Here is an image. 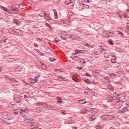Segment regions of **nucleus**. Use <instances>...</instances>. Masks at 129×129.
<instances>
[{"instance_id": "f257e3e1", "label": "nucleus", "mask_w": 129, "mask_h": 129, "mask_svg": "<svg viewBox=\"0 0 129 129\" xmlns=\"http://www.w3.org/2000/svg\"><path fill=\"white\" fill-rule=\"evenodd\" d=\"M38 20H43V19H45L46 20H50V16L47 13L45 12H41L38 15L37 17Z\"/></svg>"}, {"instance_id": "f03ea898", "label": "nucleus", "mask_w": 129, "mask_h": 129, "mask_svg": "<svg viewBox=\"0 0 129 129\" xmlns=\"http://www.w3.org/2000/svg\"><path fill=\"white\" fill-rule=\"evenodd\" d=\"M15 72L17 74H23L24 73V70L20 67H17L15 68Z\"/></svg>"}, {"instance_id": "7ed1b4c3", "label": "nucleus", "mask_w": 129, "mask_h": 129, "mask_svg": "<svg viewBox=\"0 0 129 129\" xmlns=\"http://www.w3.org/2000/svg\"><path fill=\"white\" fill-rule=\"evenodd\" d=\"M23 117L24 118V122H25V123H27V122H29V121H33V119L32 118H30V117H28V116L24 115H23Z\"/></svg>"}, {"instance_id": "20e7f679", "label": "nucleus", "mask_w": 129, "mask_h": 129, "mask_svg": "<svg viewBox=\"0 0 129 129\" xmlns=\"http://www.w3.org/2000/svg\"><path fill=\"white\" fill-rule=\"evenodd\" d=\"M61 38L63 40H66L68 38V34L66 32H63L61 33Z\"/></svg>"}, {"instance_id": "39448f33", "label": "nucleus", "mask_w": 129, "mask_h": 129, "mask_svg": "<svg viewBox=\"0 0 129 129\" xmlns=\"http://www.w3.org/2000/svg\"><path fill=\"white\" fill-rule=\"evenodd\" d=\"M73 2H74V0H66L65 4L70 5V6H73Z\"/></svg>"}, {"instance_id": "423d86ee", "label": "nucleus", "mask_w": 129, "mask_h": 129, "mask_svg": "<svg viewBox=\"0 0 129 129\" xmlns=\"http://www.w3.org/2000/svg\"><path fill=\"white\" fill-rule=\"evenodd\" d=\"M10 10L13 14H18L19 13V10L17 9L14 8L12 7L11 8Z\"/></svg>"}, {"instance_id": "0eeeda50", "label": "nucleus", "mask_w": 129, "mask_h": 129, "mask_svg": "<svg viewBox=\"0 0 129 129\" xmlns=\"http://www.w3.org/2000/svg\"><path fill=\"white\" fill-rule=\"evenodd\" d=\"M2 9H3V10H4L5 12H7V13L10 14V15H12V13L11 12V11H10L9 10V9H8L7 8L4 7H2Z\"/></svg>"}, {"instance_id": "6e6552de", "label": "nucleus", "mask_w": 129, "mask_h": 129, "mask_svg": "<svg viewBox=\"0 0 129 129\" xmlns=\"http://www.w3.org/2000/svg\"><path fill=\"white\" fill-rule=\"evenodd\" d=\"M14 101L16 103H19V102H20V101H21V99H20L19 97H15L14 98Z\"/></svg>"}, {"instance_id": "1a4fd4ad", "label": "nucleus", "mask_w": 129, "mask_h": 129, "mask_svg": "<svg viewBox=\"0 0 129 129\" xmlns=\"http://www.w3.org/2000/svg\"><path fill=\"white\" fill-rule=\"evenodd\" d=\"M78 103H81V104L86 103V101H85V99L80 100L78 101Z\"/></svg>"}, {"instance_id": "9d476101", "label": "nucleus", "mask_w": 129, "mask_h": 129, "mask_svg": "<svg viewBox=\"0 0 129 129\" xmlns=\"http://www.w3.org/2000/svg\"><path fill=\"white\" fill-rule=\"evenodd\" d=\"M73 79L74 80V81H76V82H79V80L77 79V77H76V76H74L73 77Z\"/></svg>"}, {"instance_id": "9b49d317", "label": "nucleus", "mask_w": 129, "mask_h": 129, "mask_svg": "<svg viewBox=\"0 0 129 129\" xmlns=\"http://www.w3.org/2000/svg\"><path fill=\"white\" fill-rule=\"evenodd\" d=\"M39 78H40V76H39L35 77L34 78V81L35 82H38V80H39Z\"/></svg>"}, {"instance_id": "f8f14e48", "label": "nucleus", "mask_w": 129, "mask_h": 129, "mask_svg": "<svg viewBox=\"0 0 129 129\" xmlns=\"http://www.w3.org/2000/svg\"><path fill=\"white\" fill-rule=\"evenodd\" d=\"M86 111H87V109H83L81 110V113H86Z\"/></svg>"}, {"instance_id": "ddd939ff", "label": "nucleus", "mask_w": 129, "mask_h": 129, "mask_svg": "<svg viewBox=\"0 0 129 129\" xmlns=\"http://www.w3.org/2000/svg\"><path fill=\"white\" fill-rule=\"evenodd\" d=\"M94 110H95V109H94V108L90 109L89 110V112H91V113H93V112H94Z\"/></svg>"}, {"instance_id": "4468645a", "label": "nucleus", "mask_w": 129, "mask_h": 129, "mask_svg": "<svg viewBox=\"0 0 129 129\" xmlns=\"http://www.w3.org/2000/svg\"><path fill=\"white\" fill-rule=\"evenodd\" d=\"M41 68H42V69H47V67H46V65L45 64H42L41 65Z\"/></svg>"}, {"instance_id": "2eb2a0df", "label": "nucleus", "mask_w": 129, "mask_h": 129, "mask_svg": "<svg viewBox=\"0 0 129 129\" xmlns=\"http://www.w3.org/2000/svg\"><path fill=\"white\" fill-rule=\"evenodd\" d=\"M125 111H127V109L126 107H124L122 109L121 112H125Z\"/></svg>"}, {"instance_id": "dca6fc26", "label": "nucleus", "mask_w": 129, "mask_h": 129, "mask_svg": "<svg viewBox=\"0 0 129 129\" xmlns=\"http://www.w3.org/2000/svg\"><path fill=\"white\" fill-rule=\"evenodd\" d=\"M117 32L121 37H123V34L120 31H118Z\"/></svg>"}, {"instance_id": "f3484780", "label": "nucleus", "mask_w": 129, "mask_h": 129, "mask_svg": "<svg viewBox=\"0 0 129 129\" xmlns=\"http://www.w3.org/2000/svg\"><path fill=\"white\" fill-rule=\"evenodd\" d=\"M108 43L109 44H110V45H113V42L112 41V40L110 39L108 40Z\"/></svg>"}, {"instance_id": "a211bd4d", "label": "nucleus", "mask_w": 129, "mask_h": 129, "mask_svg": "<svg viewBox=\"0 0 129 129\" xmlns=\"http://www.w3.org/2000/svg\"><path fill=\"white\" fill-rule=\"evenodd\" d=\"M14 120V119H11L10 120V123H9V124H12V123H15V121H13Z\"/></svg>"}, {"instance_id": "6ab92c4d", "label": "nucleus", "mask_w": 129, "mask_h": 129, "mask_svg": "<svg viewBox=\"0 0 129 129\" xmlns=\"http://www.w3.org/2000/svg\"><path fill=\"white\" fill-rule=\"evenodd\" d=\"M57 99L58 102H61L62 99H61L60 97H57Z\"/></svg>"}, {"instance_id": "aec40b11", "label": "nucleus", "mask_w": 129, "mask_h": 129, "mask_svg": "<svg viewBox=\"0 0 129 129\" xmlns=\"http://www.w3.org/2000/svg\"><path fill=\"white\" fill-rule=\"evenodd\" d=\"M115 57H114L113 59H111V62L112 63H115L116 60H115Z\"/></svg>"}, {"instance_id": "412c9836", "label": "nucleus", "mask_w": 129, "mask_h": 129, "mask_svg": "<svg viewBox=\"0 0 129 129\" xmlns=\"http://www.w3.org/2000/svg\"><path fill=\"white\" fill-rule=\"evenodd\" d=\"M19 8L20 9H25V8H26V6H24L21 5H19Z\"/></svg>"}, {"instance_id": "4be33fe9", "label": "nucleus", "mask_w": 129, "mask_h": 129, "mask_svg": "<svg viewBox=\"0 0 129 129\" xmlns=\"http://www.w3.org/2000/svg\"><path fill=\"white\" fill-rule=\"evenodd\" d=\"M94 119H95V116L92 115L91 117V120H93Z\"/></svg>"}, {"instance_id": "5701e85b", "label": "nucleus", "mask_w": 129, "mask_h": 129, "mask_svg": "<svg viewBox=\"0 0 129 129\" xmlns=\"http://www.w3.org/2000/svg\"><path fill=\"white\" fill-rule=\"evenodd\" d=\"M31 83H34V79L32 78L30 79Z\"/></svg>"}, {"instance_id": "b1692460", "label": "nucleus", "mask_w": 129, "mask_h": 129, "mask_svg": "<svg viewBox=\"0 0 129 129\" xmlns=\"http://www.w3.org/2000/svg\"><path fill=\"white\" fill-rule=\"evenodd\" d=\"M50 60L51 61V62H53V61H55V59H54V58H49Z\"/></svg>"}, {"instance_id": "393cba45", "label": "nucleus", "mask_w": 129, "mask_h": 129, "mask_svg": "<svg viewBox=\"0 0 129 129\" xmlns=\"http://www.w3.org/2000/svg\"><path fill=\"white\" fill-rule=\"evenodd\" d=\"M109 33L111 34V35H113L114 34V31L110 30L109 31Z\"/></svg>"}, {"instance_id": "a878e982", "label": "nucleus", "mask_w": 129, "mask_h": 129, "mask_svg": "<svg viewBox=\"0 0 129 129\" xmlns=\"http://www.w3.org/2000/svg\"><path fill=\"white\" fill-rule=\"evenodd\" d=\"M70 38L71 39H75V37L73 35H71Z\"/></svg>"}, {"instance_id": "bb28decb", "label": "nucleus", "mask_w": 129, "mask_h": 129, "mask_svg": "<svg viewBox=\"0 0 129 129\" xmlns=\"http://www.w3.org/2000/svg\"><path fill=\"white\" fill-rule=\"evenodd\" d=\"M14 22L15 23V24H17V25H18V23H19V21H18V20L15 19L14 20Z\"/></svg>"}, {"instance_id": "cd10ccee", "label": "nucleus", "mask_w": 129, "mask_h": 129, "mask_svg": "<svg viewBox=\"0 0 129 129\" xmlns=\"http://www.w3.org/2000/svg\"><path fill=\"white\" fill-rule=\"evenodd\" d=\"M80 62L81 63H84V60H83V59L81 58V59H80Z\"/></svg>"}, {"instance_id": "c85d7f7f", "label": "nucleus", "mask_w": 129, "mask_h": 129, "mask_svg": "<svg viewBox=\"0 0 129 129\" xmlns=\"http://www.w3.org/2000/svg\"><path fill=\"white\" fill-rule=\"evenodd\" d=\"M86 46L87 47H88V48H91V45H89V44H88V43L86 44Z\"/></svg>"}, {"instance_id": "c756f323", "label": "nucleus", "mask_w": 129, "mask_h": 129, "mask_svg": "<svg viewBox=\"0 0 129 129\" xmlns=\"http://www.w3.org/2000/svg\"><path fill=\"white\" fill-rule=\"evenodd\" d=\"M61 113H63V114L65 115L66 114V111L65 110H61Z\"/></svg>"}, {"instance_id": "7c9ffc66", "label": "nucleus", "mask_w": 129, "mask_h": 129, "mask_svg": "<svg viewBox=\"0 0 129 129\" xmlns=\"http://www.w3.org/2000/svg\"><path fill=\"white\" fill-rule=\"evenodd\" d=\"M53 12H54V15L57 14V11L56 10V9H53Z\"/></svg>"}, {"instance_id": "2f4dec72", "label": "nucleus", "mask_w": 129, "mask_h": 129, "mask_svg": "<svg viewBox=\"0 0 129 129\" xmlns=\"http://www.w3.org/2000/svg\"><path fill=\"white\" fill-rule=\"evenodd\" d=\"M54 42L57 43V42H59V39H57L55 38L54 39Z\"/></svg>"}, {"instance_id": "473e14b6", "label": "nucleus", "mask_w": 129, "mask_h": 129, "mask_svg": "<svg viewBox=\"0 0 129 129\" xmlns=\"http://www.w3.org/2000/svg\"><path fill=\"white\" fill-rule=\"evenodd\" d=\"M80 52H81V50H78L77 49L75 50L76 53H80Z\"/></svg>"}, {"instance_id": "72a5a7b5", "label": "nucleus", "mask_w": 129, "mask_h": 129, "mask_svg": "<svg viewBox=\"0 0 129 129\" xmlns=\"http://www.w3.org/2000/svg\"><path fill=\"white\" fill-rule=\"evenodd\" d=\"M79 58V56H76L74 57V59L75 60V59H78Z\"/></svg>"}, {"instance_id": "f704fd0d", "label": "nucleus", "mask_w": 129, "mask_h": 129, "mask_svg": "<svg viewBox=\"0 0 129 129\" xmlns=\"http://www.w3.org/2000/svg\"><path fill=\"white\" fill-rule=\"evenodd\" d=\"M54 17H55V19H58V15H54Z\"/></svg>"}, {"instance_id": "c9c22d12", "label": "nucleus", "mask_w": 129, "mask_h": 129, "mask_svg": "<svg viewBox=\"0 0 129 129\" xmlns=\"http://www.w3.org/2000/svg\"><path fill=\"white\" fill-rule=\"evenodd\" d=\"M11 81H13V82H15V81H16V80L13 78V79H11Z\"/></svg>"}, {"instance_id": "e433bc0d", "label": "nucleus", "mask_w": 129, "mask_h": 129, "mask_svg": "<svg viewBox=\"0 0 129 129\" xmlns=\"http://www.w3.org/2000/svg\"><path fill=\"white\" fill-rule=\"evenodd\" d=\"M77 68V69H79V70H81V69H82V68H80L79 67H78Z\"/></svg>"}, {"instance_id": "4c0bfd02", "label": "nucleus", "mask_w": 129, "mask_h": 129, "mask_svg": "<svg viewBox=\"0 0 129 129\" xmlns=\"http://www.w3.org/2000/svg\"><path fill=\"white\" fill-rule=\"evenodd\" d=\"M24 98H28V96L24 94Z\"/></svg>"}, {"instance_id": "58836bf2", "label": "nucleus", "mask_w": 129, "mask_h": 129, "mask_svg": "<svg viewBox=\"0 0 129 129\" xmlns=\"http://www.w3.org/2000/svg\"><path fill=\"white\" fill-rule=\"evenodd\" d=\"M24 94H20L21 97H24Z\"/></svg>"}, {"instance_id": "ea45409f", "label": "nucleus", "mask_w": 129, "mask_h": 129, "mask_svg": "<svg viewBox=\"0 0 129 129\" xmlns=\"http://www.w3.org/2000/svg\"><path fill=\"white\" fill-rule=\"evenodd\" d=\"M30 125L33 126V125H34V123L33 122H30Z\"/></svg>"}, {"instance_id": "a19ab883", "label": "nucleus", "mask_w": 129, "mask_h": 129, "mask_svg": "<svg viewBox=\"0 0 129 129\" xmlns=\"http://www.w3.org/2000/svg\"><path fill=\"white\" fill-rule=\"evenodd\" d=\"M14 112L15 114H18V112L17 111H14Z\"/></svg>"}, {"instance_id": "79ce46f5", "label": "nucleus", "mask_w": 129, "mask_h": 129, "mask_svg": "<svg viewBox=\"0 0 129 129\" xmlns=\"http://www.w3.org/2000/svg\"><path fill=\"white\" fill-rule=\"evenodd\" d=\"M104 56L105 57V58H109V55L106 56L105 55Z\"/></svg>"}, {"instance_id": "37998d69", "label": "nucleus", "mask_w": 129, "mask_h": 129, "mask_svg": "<svg viewBox=\"0 0 129 129\" xmlns=\"http://www.w3.org/2000/svg\"><path fill=\"white\" fill-rule=\"evenodd\" d=\"M86 76H90V75H89V74H88V73H86Z\"/></svg>"}, {"instance_id": "c03bdc74", "label": "nucleus", "mask_w": 129, "mask_h": 129, "mask_svg": "<svg viewBox=\"0 0 129 129\" xmlns=\"http://www.w3.org/2000/svg\"><path fill=\"white\" fill-rule=\"evenodd\" d=\"M85 2H86V3H89V0H85Z\"/></svg>"}, {"instance_id": "a18cd8bd", "label": "nucleus", "mask_w": 129, "mask_h": 129, "mask_svg": "<svg viewBox=\"0 0 129 129\" xmlns=\"http://www.w3.org/2000/svg\"><path fill=\"white\" fill-rule=\"evenodd\" d=\"M2 70H3V68L1 67L0 68V72H2Z\"/></svg>"}, {"instance_id": "49530a36", "label": "nucleus", "mask_w": 129, "mask_h": 129, "mask_svg": "<svg viewBox=\"0 0 129 129\" xmlns=\"http://www.w3.org/2000/svg\"><path fill=\"white\" fill-rule=\"evenodd\" d=\"M3 42H4V43H6V42H7V38L5 39L3 41Z\"/></svg>"}, {"instance_id": "de8ad7c7", "label": "nucleus", "mask_w": 129, "mask_h": 129, "mask_svg": "<svg viewBox=\"0 0 129 129\" xmlns=\"http://www.w3.org/2000/svg\"><path fill=\"white\" fill-rule=\"evenodd\" d=\"M55 71H60V70L55 69Z\"/></svg>"}, {"instance_id": "09e8293b", "label": "nucleus", "mask_w": 129, "mask_h": 129, "mask_svg": "<svg viewBox=\"0 0 129 129\" xmlns=\"http://www.w3.org/2000/svg\"><path fill=\"white\" fill-rule=\"evenodd\" d=\"M85 82H88V80H85Z\"/></svg>"}, {"instance_id": "8fccbe9b", "label": "nucleus", "mask_w": 129, "mask_h": 129, "mask_svg": "<svg viewBox=\"0 0 129 129\" xmlns=\"http://www.w3.org/2000/svg\"><path fill=\"white\" fill-rule=\"evenodd\" d=\"M35 46L36 47H38V45H36V43H35Z\"/></svg>"}, {"instance_id": "3c124183", "label": "nucleus", "mask_w": 129, "mask_h": 129, "mask_svg": "<svg viewBox=\"0 0 129 129\" xmlns=\"http://www.w3.org/2000/svg\"><path fill=\"white\" fill-rule=\"evenodd\" d=\"M110 129H114V128L113 127H111Z\"/></svg>"}, {"instance_id": "603ef678", "label": "nucleus", "mask_w": 129, "mask_h": 129, "mask_svg": "<svg viewBox=\"0 0 129 129\" xmlns=\"http://www.w3.org/2000/svg\"><path fill=\"white\" fill-rule=\"evenodd\" d=\"M9 107H12V106H11V104H9Z\"/></svg>"}, {"instance_id": "864d4df0", "label": "nucleus", "mask_w": 129, "mask_h": 129, "mask_svg": "<svg viewBox=\"0 0 129 129\" xmlns=\"http://www.w3.org/2000/svg\"><path fill=\"white\" fill-rule=\"evenodd\" d=\"M129 105L128 104H126V107H128Z\"/></svg>"}, {"instance_id": "5fc2aeb1", "label": "nucleus", "mask_w": 129, "mask_h": 129, "mask_svg": "<svg viewBox=\"0 0 129 129\" xmlns=\"http://www.w3.org/2000/svg\"><path fill=\"white\" fill-rule=\"evenodd\" d=\"M22 111H25V110H22Z\"/></svg>"}, {"instance_id": "6e6d98bb", "label": "nucleus", "mask_w": 129, "mask_h": 129, "mask_svg": "<svg viewBox=\"0 0 129 129\" xmlns=\"http://www.w3.org/2000/svg\"><path fill=\"white\" fill-rule=\"evenodd\" d=\"M102 51H103V50H102V49H101V50H100V51H101V52H102Z\"/></svg>"}, {"instance_id": "4d7b16f0", "label": "nucleus", "mask_w": 129, "mask_h": 129, "mask_svg": "<svg viewBox=\"0 0 129 129\" xmlns=\"http://www.w3.org/2000/svg\"><path fill=\"white\" fill-rule=\"evenodd\" d=\"M65 21V22H64V23H67V22H66V20H64Z\"/></svg>"}, {"instance_id": "13d9d810", "label": "nucleus", "mask_w": 129, "mask_h": 129, "mask_svg": "<svg viewBox=\"0 0 129 129\" xmlns=\"http://www.w3.org/2000/svg\"><path fill=\"white\" fill-rule=\"evenodd\" d=\"M38 40H40V38H38Z\"/></svg>"}, {"instance_id": "bf43d9fd", "label": "nucleus", "mask_w": 129, "mask_h": 129, "mask_svg": "<svg viewBox=\"0 0 129 129\" xmlns=\"http://www.w3.org/2000/svg\"><path fill=\"white\" fill-rule=\"evenodd\" d=\"M79 53H82L81 51H80V52Z\"/></svg>"}]
</instances>
